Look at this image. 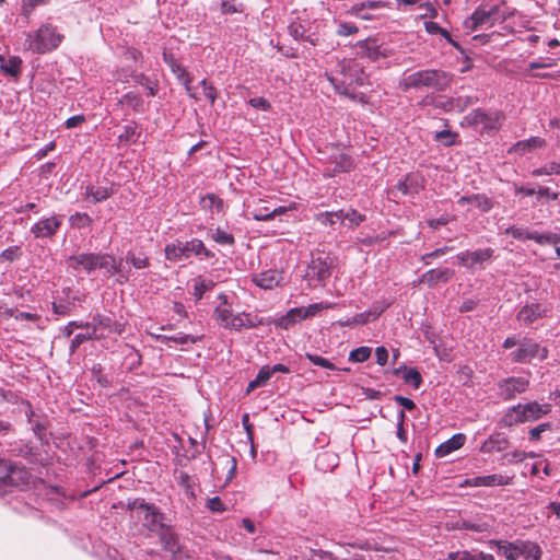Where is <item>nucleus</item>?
<instances>
[{
	"mask_svg": "<svg viewBox=\"0 0 560 560\" xmlns=\"http://www.w3.org/2000/svg\"><path fill=\"white\" fill-rule=\"evenodd\" d=\"M327 79L337 93L354 98L352 85H363L365 74L358 62L342 60L338 62L335 72L327 74Z\"/></svg>",
	"mask_w": 560,
	"mask_h": 560,
	"instance_id": "obj_1",
	"label": "nucleus"
},
{
	"mask_svg": "<svg viewBox=\"0 0 560 560\" xmlns=\"http://www.w3.org/2000/svg\"><path fill=\"white\" fill-rule=\"evenodd\" d=\"M451 82V77L442 70L425 69L404 74L399 81V88L402 91L411 89H432L435 91H444Z\"/></svg>",
	"mask_w": 560,
	"mask_h": 560,
	"instance_id": "obj_2",
	"label": "nucleus"
},
{
	"mask_svg": "<svg viewBox=\"0 0 560 560\" xmlns=\"http://www.w3.org/2000/svg\"><path fill=\"white\" fill-rule=\"evenodd\" d=\"M63 37L57 26L44 23L36 31L27 34L25 43L32 52L46 54L57 49Z\"/></svg>",
	"mask_w": 560,
	"mask_h": 560,
	"instance_id": "obj_3",
	"label": "nucleus"
},
{
	"mask_svg": "<svg viewBox=\"0 0 560 560\" xmlns=\"http://www.w3.org/2000/svg\"><path fill=\"white\" fill-rule=\"evenodd\" d=\"M165 257L171 261L186 260L197 257L200 260L214 258V253L208 249L205 243L199 238L189 241H175L165 246Z\"/></svg>",
	"mask_w": 560,
	"mask_h": 560,
	"instance_id": "obj_4",
	"label": "nucleus"
},
{
	"mask_svg": "<svg viewBox=\"0 0 560 560\" xmlns=\"http://www.w3.org/2000/svg\"><path fill=\"white\" fill-rule=\"evenodd\" d=\"M218 299L221 300L222 303L214 308L213 318L219 326L235 331H240L243 328L256 327L257 323L250 314L233 313L225 294L221 293Z\"/></svg>",
	"mask_w": 560,
	"mask_h": 560,
	"instance_id": "obj_5",
	"label": "nucleus"
},
{
	"mask_svg": "<svg viewBox=\"0 0 560 560\" xmlns=\"http://www.w3.org/2000/svg\"><path fill=\"white\" fill-rule=\"evenodd\" d=\"M334 259L329 253L316 250L312 253L305 271V280L311 288L324 284L331 276Z\"/></svg>",
	"mask_w": 560,
	"mask_h": 560,
	"instance_id": "obj_6",
	"label": "nucleus"
},
{
	"mask_svg": "<svg viewBox=\"0 0 560 560\" xmlns=\"http://www.w3.org/2000/svg\"><path fill=\"white\" fill-rule=\"evenodd\" d=\"M128 510L131 515L141 521L143 527L149 532L155 533L165 523V515L151 503L145 502L144 499H135L128 502Z\"/></svg>",
	"mask_w": 560,
	"mask_h": 560,
	"instance_id": "obj_7",
	"label": "nucleus"
},
{
	"mask_svg": "<svg viewBox=\"0 0 560 560\" xmlns=\"http://www.w3.org/2000/svg\"><path fill=\"white\" fill-rule=\"evenodd\" d=\"M550 410L551 406L549 404H538L537 401L517 404L508 410L503 417V422L506 425H513L516 423L536 421L545 415H548Z\"/></svg>",
	"mask_w": 560,
	"mask_h": 560,
	"instance_id": "obj_8",
	"label": "nucleus"
},
{
	"mask_svg": "<svg viewBox=\"0 0 560 560\" xmlns=\"http://www.w3.org/2000/svg\"><path fill=\"white\" fill-rule=\"evenodd\" d=\"M320 162L323 163L324 175L327 177L349 172L353 166L351 156L339 147H331L328 152L324 153Z\"/></svg>",
	"mask_w": 560,
	"mask_h": 560,
	"instance_id": "obj_9",
	"label": "nucleus"
},
{
	"mask_svg": "<svg viewBox=\"0 0 560 560\" xmlns=\"http://www.w3.org/2000/svg\"><path fill=\"white\" fill-rule=\"evenodd\" d=\"M549 351L546 347L529 338H523L520 347L510 353V359L515 363H529L534 359L544 361L548 358Z\"/></svg>",
	"mask_w": 560,
	"mask_h": 560,
	"instance_id": "obj_10",
	"label": "nucleus"
},
{
	"mask_svg": "<svg viewBox=\"0 0 560 560\" xmlns=\"http://www.w3.org/2000/svg\"><path fill=\"white\" fill-rule=\"evenodd\" d=\"M103 271L106 278H110L116 275V282L124 284L129 281L128 272L124 270L121 260H117L110 254H97L96 270Z\"/></svg>",
	"mask_w": 560,
	"mask_h": 560,
	"instance_id": "obj_11",
	"label": "nucleus"
},
{
	"mask_svg": "<svg viewBox=\"0 0 560 560\" xmlns=\"http://www.w3.org/2000/svg\"><path fill=\"white\" fill-rule=\"evenodd\" d=\"M7 475L0 477V497L11 492L13 488H18L28 482V471L23 467L15 465H4Z\"/></svg>",
	"mask_w": 560,
	"mask_h": 560,
	"instance_id": "obj_12",
	"label": "nucleus"
},
{
	"mask_svg": "<svg viewBox=\"0 0 560 560\" xmlns=\"http://www.w3.org/2000/svg\"><path fill=\"white\" fill-rule=\"evenodd\" d=\"M497 23L494 5L487 8L480 4L474 13L464 22L465 28L476 31L477 28H490Z\"/></svg>",
	"mask_w": 560,
	"mask_h": 560,
	"instance_id": "obj_13",
	"label": "nucleus"
},
{
	"mask_svg": "<svg viewBox=\"0 0 560 560\" xmlns=\"http://www.w3.org/2000/svg\"><path fill=\"white\" fill-rule=\"evenodd\" d=\"M493 254L494 249L490 247L479 248L476 250L460 252L456 255V259L458 265L467 269H485V264L493 257Z\"/></svg>",
	"mask_w": 560,
	"mask_h": 560,
	"instance_id": "obj_14",
	"label": "nucleus"
},
{
	"mask_svg": "<svg viewBox=\"0 0 560 560\" xmlns=\"http://www.w3.org/2000/svg\"><path fill=\"white\" fill-rule=\"evenodd\" d=\"M529 386L528 378L512 376L503 378L498 383L499 395L504 400H511L517 395L526 392Z\"/></svg>",
	"mask_w": 560,
	"mask_h": 560,
	"instance_id": "obj_15",
	"label": "nucleus"
},
{
	"mask_svg": "<svg viewBox=\"0 0 560 560\" xmlns=\"http://www.w3.org/2000/svg\"><path fill=\"white\" fill-rule=\"evenodd\" d=\"M467 120L470 125L480 126L482 130L494 131L501 126V116L498 113H489L482 109L472 110Z\"/></svg>",
	"mask_w": 560,
	"mask_h": 560,
	"instance_id": "obj_16",
	"label": "nucleus"
},
{
	"mask_svg": "<svg viewBox=\"0 0 560 560\" xmlns=\"http://www.w3.org/2000/svg\"><path fill=\"white\" fill-rule=\"evenodd\" d=\"M96 259L97 254L81 253L68 257L67 266L74 272L84 271L88 275H91L96 270Z\"/></svg>",
	"mask_w": 560,
	"mask_h": 560,
	"instance_id": "obj_17",
	"label": "nucleus"
},
{
	"mask_svg": "<svg viewBox=\"0 0 560 560\" xmlns=\"http://www.w3.org/2000/svg\"><path fill=\"white\" fill-rule=\"evenodd\" d=\"M62 224L61 217L51 215L37 221L32 228L31 233L36 238H48L56 234Z\"/></svg>",
	"mask_w": 560,
	"mask_h": 560,
	"instance_id": "obj_18",
	"label": "nucleus"
},
{
	"mask_svg": "<svg viewBox=\"0 0 560 560\" xmlns=\"http://www.w3.org/2000/svg\"><path fill=\"white\" fill-rule=\"evenodd\" d=\"M357 46L361 49L362 55L372 61L381 58H387L392 55V50L383 45H380L374 38H366L359 40Z\"/></svg>",
	"mask_w": 560,
	"mask_h": 560,
	"instance_id": "obj_19",
	"label": "nucleus"
},
{
	"mask_svg": "<svg viewBox=\"0 0 560 560\" xmlns=\"http://www.w3.org/2000/svg\"><path fill=\"white\" fill-rule=\"evenodd\" d=\"M288 211L287 207L270 208L268 206L252 207L247 206L246 214L256 221H268L277 215H281Z\"/></svg>",
	"mask_w": 560,
	"mask_h": 560,
	"instance_id": "obj_20",
	"label": "nucleus"
},
{
	"mask_svg": "<svg viewBox=\"0 0 560 560\" xmlns=\"http://www.w3.org/2000/svg\"><path fill=\"white\" fill-rule=\"evenodd\" d=\"M511 480V477L499 474H492L487 476L471 477L466 480V483L470 487H497L510 485Z\"/></svg>",
	"mask_w": 560,
	"mask_h": 560,
	"instance_id": "obj_21",
	"label": "nucleus"
},
{
	"mask_svg": "<svg viewBox=\"0 0 560 560\" xmlns=\"http://www.w3.org/2000/svg\"><path fill=\"white\" fill-rule=\"evenodd\" d=\"M119 104L138 114L145 113L150 105V103L145 102L140 94L132 91L124 94L119 100Z\"/></svg>",
	"mask_w": 560,
	"mask_h": 560,
	"instance_id": "obj_22",
	"label": "nucleus"
},
{
	"mask_svg": "<svg viewBox=\"0 0 560 560\" xmlns=\"http://www.w3.org/2000/svg\"><path fill=\"white\" fill-rule=\"evenodd\" d=\"M154 534L159 536L160 541L166 551L175 553L179 550L177 535L171 525L164 523Z\"/></svg>",
	"mask_w": 560,
	"mask_h": 560,
	"instance_id": "obj_23",
	"label": "nucleus"
},
{
	"mask_svg": "<svg viewBox=\"0 0 560 560\" xmlns=\"http://www.w3.org/2000/svg\"><path fill=\"white\" fill-rule=\"evenodd\" d=\"M545 313L546 310L538 303L526 304L517 312L516 318L518 322L528 326L542 317Z\"/></svg>",
	"mask_w": 560,
	"mask_h": 560,
	"instance_id": "obj_24",
	"label": "nucleus"
},
{
	"mask_svg": "<svg viewBox=\"0 0 560 560\" xmlns=\"http://www.w3.org/2000/svg\"><path fill=\"white\" fill-rule=\"evenodd\" d=\"M385 3L382 1H365L353 4L348 13L354 15L364 21H371L374 19V15L369 13V10H377L384 8Z\"/></svg>",
	"mask_w": 560,
	"mask_h": 560,
	"instance_id": "obj_25",
	"label": "nucleus"
},
{
	"mask_svg": "<svg viewBox=\"0 0 560 560\" xmlns=\"http://www.w3.org/2000/svg\"><path fill=\"white\" fill-rule=\"evenodd\" d=\"M466 441V436L463 433L454 434L447 441L443 442L435 448V456L438 458H443L451 453L459 450Z\"/></svg>",
	"mask_w": 560,
	"mask_h": 560,
	"instance_id": "obj_26",
	"label": "nucleus"
},
{
	"mask_svg": "<svg viewBox=\"0 0 560 560\" xmlns=\"http://www.w3.org/2000/svg\"><path fill=\"white\" fill-rule=\"evenodd\" d=\"M164 61L168 65V67L171 68L172 72L176 75L178 81L184 84L189 96L195 97V95L190 91L191 79L188 72L185 70V68H183L182 65L178 63L173 56H168L167 54H164Z\"/></svg>",
	"mask_w": 560,
	"mask_h": 560,
	"instance_id": "obj_27",
	"label": "nucleus"
},
{
	"mask_svg": "<svg viewBox=\"0 0 560 560\" xmlns=\"http://www.w3.org/2000/svg\"><path fill=\"white\" fill-rule=\"evenodd\" d=\"M454 276V270L450 268L430 269L422 275L420 281L429 287H434L439 282H447Z\"/></svg>",
	"mask_w": 560,
	"mask_h": 560,
	"instance_id": "obj_28",
	"label": "nucleus"
},
{
	"mask_svg": "<svg viewBox=\"0 0 560 560\" xmlns=\"http://www.w3.org/2000/svg\"><path fill=\"white\" fill-rule=\"evenodd\" d=\"M288 32L295 40L305 42L312 46H316L318 44V36L314 33L306 34L307 31L305 26L300 22H292L288 26Z\"/></svg>",
	"mask_w": 560,
	"mask_h": 560,
	"instance_id": "obj_29",
	"label": "nucleus"
},
{
	"mask_svg": "<svg viewBox=\"0 0 560 560\" xmlns=\"http://www.w3.org/2000/svg\"><path fill=\"white\" fill-rule=\"evenodd\" d=\"M457 203L460 205V206H464L466 203H471V205H474L476 208H478L483 213L489 212L492 209V207H493V202L491 201V199L488 198L486 195H482V194H474V195H469V196H462L457 200Z\"/></svg>",
	"mask_w": 560,
	"mask_h": 560,
	"instance_id": "obj_30",
	"label": "nucleus"
},
{
	"mask_svg": "<svg viewBox=\"0 0 560 560\" xmlns=\"http://www.w3.org/2000/svg\"><path fill=\"white\" fill-rule=\"evenodd\" d=\"M281 276L276 270H266L258 275H255L253 281L256 285L261 289L270 290L279 284Z\"/></svg>",
	"mask_w": 560,
	"mask_h": 560,
	"instance_id": "obj_31",
	"label": "nucleus"
},
{
	"mask_svg": "<svg viewBox=\"0 0 560 560\" xmlns=\"http://www.w3.org/2000/svg\"><path fill=\"white\" fill-rule=\"evenodd\" d=\"M508 440L501 433L490 435L480 446V452L491 454L494 452H502L508 447Z\"/></svg>",
	"mask_w": 560,
	"mask_h": 560,
	"instance_id": "obj_32",
	"label": "nucleus"
},
{
	"mask_svg": "<svg viewBox=\"0 0 560 560\" xmlns=\"http://www.w3.org/2000/svg\"><path fill=\"white\" fill-rule=\"evenodd\" d=\"M396 376L401 375L406 384L411 385L415 389H418L422 384V377L416 368L408 369L406 365H400L393 371Z\"/></svg>",
	"mask_w": 560,
	"mask_h": 560,
	"instance_id": "obj_33",
	"label": "nucleus"
},
{
	"mask_svg": "<svg viewBox=\"0 0 560 560\" xmlns=\"http://www.w3.org/2000/svg\"><path fill=\"white\" fill-rule=\"evenodd\" d=\"M307 312H305L304 307H294L291 308L284 316L279 318L278 326L282 329H290L296 323L306 319Z\"/></svg>",
	"mask_w": 560,
	"mask_h": 560,
	"instance_id": "obj_34",
	"label": "nucleus"
},
{
	"mask_svg": "<svg viewBox=\"0 0 560 560\" xmlns=\"http://www.w3.org/2000/svg\"><path fill=\"white\" fill-rule=\"evenodd\" d=\"M339 217H341V224L352 230L359 226L366 220V215L357 211L355 209H340Z\"/></svg>",
	"mask_w": 560,
	"mask_h": 560,
	"instance_id": "obj_35",
	"label": "nucleus"
},
{
	"mask_svg": "<svg viewBox=\"0 0 560 560\" xmlns=\"http://www.w3.org/2000/svg\"><path fill=\"white\" fill-rule=\"evenodd\" d=\"M131 78L136 85L142 86L147 96H155L159 91V82L142 72H132Z\"/></svg>",
	"mask_w": 560,
	"mask_h": 560,
	"instance_id": "obj_36",
	"label": "nucleus"
},
{
	"mask_svg": "<svg viewBox=\"0 0 560 560\" xmlns=\"http://www.w3.org/2000/svg\"><path fill=\"white\" fill-rule=\"evenodd\" d=\"M540 547L529 540L520 541L518 560H539L541 557Z\"/></svg>",
	"mask_w": 560,
	"mask_h": 560,
	"instance_id": "obj_37",
	"label": "nucleus"
},
{
	"mask_svg": "<svg viewBox=\"0 0 560 560\" xmlns=\"http://www.w3.org/2000/svg\"><path fill=\"white\" fill-rule=\"evenodd\" d=\"M520 541L521 540H515L510 542L505 540H499L493 541V544L497 546L498 552L506 560H518Z\"/></svg>",
	"mask_w": 560,
	"mask_h": 560,
	"instance_id": "obj_38",
	"label": "nucleus"
},
{
	"mask_svg": "<svg viewBox=\"0 0 560 560\" xmlns=\"http://www.w3.org/2000/svg\"><path fill=\"white\" fill-rule=\"evenodd\" d=\"M450 560H494L490 553L478 550H458L448 553Z\"/></svg>",
	"mask_w": 560,
	"mask_h": 560,
	"instance_id": "obj_39",
	"label": "nucleus"
},
{
	"mask_svg": "<svg viewBox=\"0 0 560 560\" xmlns=\"http://www.w3.org/2000/svg\"><path fill=\"white\" fill-rule=\"evenodd\" d=\"M22 60L18 56L4 58L0 56V69L8 75L18 77L21 72Z\"/></svg>",
	"mask_w": 560,
	"mask_h": 560,
	"instance_id": "obj_40",
	"label": "nucleus"
},
{
	"mask_svg": "<svg viewBox=\"0 0 560 560\" xmlns=\"http://www.w3.org/2000/svg\"><path fill=\"white\" fill-rule=\"evenodd\" d=\"M546 145L545 139L540 137H532L527 140L517 141L513 148L512 151L524 154L528 151H532L534 149L542 148Z\"/></svg>",
	"mask_w": 560,
	"mask_h": 560,
	"instance_id": "obj_41",
	"label": "nucleus"
},
{
	"mask_svg": "<svg viewBox=\"0 0 560 560\" xmlns=\"http://www.w3.org/2000/svg\"><path fill=\"white\" fill-rule=\"evenodd\" d=\"M339 457L332 452H323L317 455L315 465L319 470L327 471L338 465Z\"/></svg>",
	"mask_w": 560,
	"mask_h": 560,
	"instance_id": "obj_42",
	"label": "nucleus"
},
{
	"mask_svg": "<svg viewBox=\"0 0 560 560\" xmlns=\"http://www.w3.org/2000/svg\"><path fill=\"white\" fill-rule=\"evenodd\" d=\"M112 194L113 191L105 186L89 185L85 188V198H91L94 203L108 199Z\"/></svg>",
	"mask_w": 560,
	"mask_h": 560,
	"instance_id": "obj_43",
	"label": "nucleus"
},
{
	"mask_svg": "<svg viewBox=\"0 0 560 560\" xmlns=\"http://www.w3.org/2000/svg\"><path fill=\"white\" fill-rule=\"evenodd\" d=\"M208 236L222 246H232L235 243L234 236L221 228L209 229Z\"/></svg>",
	"mask_w": 560,
	"mask_h": 560,
	"instance_id": "obj_44",
	"label": "nucleus"
},
{
	"mask_svg": "<svg viewBox=\"0 0 560 560\" xmlns=\"http://www.w3.org/2000/svg\"><path fill=\"white\" fill-rule=\"evenodd\" d=\"M383 311L384 308L359 313L354 315L352 318L347 319L345 323H342V325L352 326L366 324L370 322L371 316H373V319H375L383 313Z\"/></svg>",
	"mask_w": 560,
	"mask_h": 560,
	"instance_id": "obj_45",
	"label": "nucleus"
},
{
	"mask_svg": "<svg viewBox=\"0 0 560 560\" xmlns=\"http://www.w3.org/2000/svg\"><path fill=\"white\" fill-rule=\"evenodd\" d=\"M270 366L264 365L257 373L256 377L248 383L247 393L255 388L265 386L271 377Z\"/></svg>",
	"mask_w": 560,
	"mask_h": 560,
	"instance_id": "obj_46",
	"label": "nucleus"
},
{
	"mask_svg": "<svg viewBox=\"0 0 560 560\" xmlns=\"http://www.w3.org/2000/svg\"><path fill=\"white\" fill-rule=\"evenodd\" d=\"M528 240L535 241L537 244H558L560 243V235L557 233H538V232H529Z\"/></svg>",
	"mask_w": 560,
	"mask_h": 560,
	"instance_id": "obj_47",
	"label": "nucleus"
},
{
	"mask_svg": "<svg viewBox=\"0 0 560 560\" xmlns=\"http://www.w3.org/2000/svg\"><path fill=\"white\" fill-rule=\"evenodd\" d=\"M550 176V175H560V161L556 162H549L540 167L534 168L532 171V176L539 177V176Z\"/></svg>",
	"mask_w": 560,
	"mask_h": 560,
	"instance_id": "obj_48",
	"label": "nucleus"
},
{
	"mask_svg": "<svg viewBox=\"0 0 560 560\" xmlns=\"http://www.w3.org/2000/svg\"><path fill=\"white\" fill-rule=\"evenodd\" d=\"M315 220L325 226H332L337 222L341 223V217H339V210L338 211L319 212L315 215Z\"/></svg>",
	"mask_w": 560,
	"mask_h": 560,
	"instance_id": "obj_49",
	"label": "nucleus"
},
{
	"mask_svg": "<svg viewBox=\"0 0 560 560\" xmlns=\"http://www.w3.org/2000/svg\"><path fill=\"white\" fill-rule=\"evenodd\" d=\"M201 206L206 210L221 212L223 209V200L213 194H208L201 198Z\"/></svg>",
	"mask_w": 560,
	"mask_h": 560,
	"instance_id": "obj_50",
	"label": "nucleus"
},
{
	"mask_svg": "<svg viewBox=\"0 0 560 560\" xmlns=\"http://www.w3.org/2000/svg\"><path fill=\"white\" fill-rule=\"evenodd\" d=\"M100 337L96 334V327L92 329L91 331H88L85 334H77L74 338L71 340L70 343V352L74 353L77 349L85 341L91 339H98Z\"/></svg>",
	"mask_w": 560,
	"mask_h": 560,
	"instance_id": "obj_51",
	"label": "nucleus"
},
{
	"mask_svg": "<svg viewBox=\"0 0 560 560\" xmlns=\"http://www.w3.org/2000/svg\"><path fill=\"white\" fill-rule=\"evenodd\" d=\"M214 285V282L212 280H206V279H197L194 283V296L196 301H199L202 299L203 294L211 290Z\"/></svg>",
	"mask_w": 560,
	"mask_h": 560,
	"instance_id": "obj_52",
	"label": "nucleus"
},
{
	"mask_svg": "<svg viewBox=\"0 0 560 560\" xmlns=\"http://www.w3.org/2000/svg\"><path fill=\"white\" fill-rule=\"evenodd\" d=\"M126 261L136 269H143L149 266V258L143 254H136L129 250L126 254Z\"/></svg>",
	"mask_w": 560,
	"mask_h": 560,
	"instance_id": "obj_53",
	"label": "nucleus"
},
{
	"mask_svg": "<svg viewBox=\"0 0 560 560\" xmlns=\"http://www.w3.org/2000/svg\"><path fill=\"white\" fill-rule=\"evenodd\" d=\"M372 353V349L366 346L359 347L354 350H352L349 354V361L355 362V363H362L365 362Z\"/></svg>",
	"mask_w": 560,
	"mask_h": 560,
	"instance_id": "obj_54",
	"label": "nucleus"
},
{
	"mask_svg": "<svg viewBox=\"0 0 560 560\" xmlns=\"http://www.w3.org/2000/svg\"><path fill=\"white\" fill-rule=\"evenodd\" d=\"M69 222L73 228L83 229L92 224V218L86 213L77 212L69 218Z\"/></svg>",
	"mask_w": 560,
	"mask_h": 560,
	"instance_id": "obj_55",
	"label": "nucleus"
},
{
	"mask_svg": "<svg viewBox=\"0 0 560 560\" xmlns=\"http://www.w3.org/2000/svg\"><path fill=\"white\" fill-rule=\"evenodd\" d=\"M457 135L448 129L435 132V141L442 143L445 147L453 145L456 141Z\"/></svg>",
	"mask_w": 560,
	"mask_h": 560,
	"instance_id": "obj_56",
	"label": "nucleus"
},
{
	"mask_svg": "<svg viewBox=\"0 0 560 560\" xmlns=\"http://www.w3.org/2000/svg\"><path fill=\"white\" fill-rule=\"evenodd\" d=\"M558 198H559V192L552 191L547 186H539L538 189H536V200H537V202H541L542 199L548 201V200H557Z\"/></svg>",
	"mask_w": 560,
	"mask_h": 560,
	"instance_id": "obj_57",
	"label": "nucleus"
},
{
	"mask_svg": "<svg viewBox=\"0 0 560 560\" xmlns=\"http://www.w3.org/2000/svg\"><path fill=\"white\" fill-rule=\"evenodd\" d=\"M306 358L310 362H312L314 365L327 369V370H335L334 363H331L326 358H323L317 354L306 353Z\"/></svg>",
	"mask_w": 560,
	"mask_h": 560,
	"instance_id": "obj_58",
	"label": "nucleus"
},
{
	"mask_svg": "<svg viewBox=\"0 0 560 560\" xmlns=\"http://www.w3.org/2000/svg\"><path fill=\"white\" fill-rule=\"evenodd\" d=\"M359 32V27L353 23L340 22L338 24V28L336 31L339 36H350L357 34Z\"/></svg>",
	"mask_w": 560,
	"mask_h": 560,
	"instance_id": "obj_59",
	"label": "nucleus"
},
{
	"mask_svg": "<svg viewBox=\"0 0 560 560\" xmlns=\"http://www.w3.org/2000/svg\"><path fill=\"white\" fill-rule=\"evenodd\" d=\"M505 234L511 235L515 240L525 241L528 240L529 231L520 226H509L505 230Z\"/></svg>",
	"mask_w": 560,
	"mask_h": 560,
	"instance_id": "obj_60",
	"label": "nucleus"
},
{
	"mask_svg": "<svg viewBox=\"0 0 560 560\" xmlns=\"http://www.w3.org/2000/svg\"><path fill=\"white\" fill-rule=\"evenodd\" d=\"M137 130L132 125H127L124 127L122 133L119 136V141L131 143L136 141Z\"/></svg>",
	"mask_w": 560,
	"mask_h": 560,
	"instance_id": "obj_61",
	"label": "nucleus"
},
{
	"mask_svg": "<svg viewBox=\"0 0 560 560\" xmlns=\"http://www.w3.org/2000/svg\"><path fill=\"white\" fill-rule=\"evenodd\" d=\"M330 307H332L331 303L319 302V303L310 304L308 306H306L304 308H305V312H307V318H308V317L317 315L323 310H327Z\"/></svg>",
	"mask_w": 560,
	"mask_h": 560,
	"instance_id": "obj_62",
	"label": "nucleus"
},
{
	"mask_svg": "<svg viewBox=\"0 0 560 560\" xmlns=\"http://www.w3.org/2000/svg\"><path fill=\"white\" fill-rule=\"evenodd\" d=\"M200 84L202 86L205 96L210 101L211 104H214L218 96L217 89L206 79H203Z\"/></svg>",
	"mask_w": 560,
	"mask_h": 560,
	"instance_id": "obj_63",
	"label": "nucleus"
},
{
	"mask_svg": "<svg viewBox=\"0 0 560 560\" xmlns=\"http://www.w3.org/2000/svg\"><path fill=\"white\" fill-rule=\"evenodd\" d=\"M21 256V249L19 246H10L5 248L1 255L0 258L8 261H14Z\"/></svg>",
	"mask_w": 560,
	"mask_h": 560,
	"instance_id": "obj_64",
	"label": "nucleus"
}]
</instances>
